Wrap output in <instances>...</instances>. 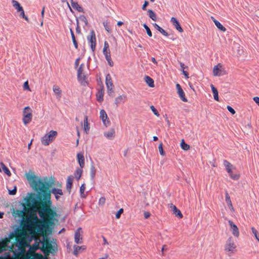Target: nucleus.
I'll return each instance as SVG.
<instances>
[{
  "label": "nucleus",
  "instance_id": "obj_1",
  "mask_svg": "<svg viewBox=\"0 0 259 259\" xmlns=\"http://www.w3.org/2000/svg\"><path fill=\"white\" fill-rule=\"evenodd\" d=\"M27 180L31 187L38 192L37 195L30 193L25 199L26 203H21L22 210L11 209V212L15 218H21V226L22 230H18L15 234V242L10 247L14 259H20L25 252L27 245L25 236L27 231L35 232L44 235L49 230L50 226L53 225L55 217L57 213L52 208L51 192L49 188L54 184V181H45L33 174H27Z\"/></svg>",
  "mask_w": 259,
  "mask_h": 259
},
{
  "label": "nucleus",
  "instance_id": "obj_2",
  "mask_svg": "<svg viewBox=\"0 0 259 259\" xmlns=\"http://www.w3.org/2000/svg\"><path fill=\"white\" fill-rule=\"evenodd\" d=\"M51 229L52 230L50 227L49 230ZM47 232L51 233L52 231L51 232L47 231L46 233L42 235L44 236L42 240L40 241L41 244V247H40V249L45 256L49 255L50 253L55 254L57 250V248H55L54 246L52 245V242L51 241L50 239H49L46 236H44L46 234Z\"/></svg>",
  "mask_w": 259,
  "mask_h": 259
},
{
  "label": "nucleus",
  "instance_id": "obj_3",
  "mask_svg": "<svg viewBox=\"0 0 259 259\" xmlns=\"http://www.w3.org/2000/svg\"><path fill=\"white\" fill-rule=\"evenodd\" d=\"M57 136V132L55 131L51 130L42 137L41 142L44 145L47 146L55 139Z\"/></svg>",
  "mask_w": 259,
  "mask_h": 259
},
{
  "label": "nucleus",
  "instance_id": "obj_4",
  "mask_svg": "<svg viewBox=\"0 0 259 259\" xmlns=\"http://www.w3.org/2000/svg\"><path fill=\"white\" fill-rule=\"evenodd\" d=\"M15 236V233L11 232L8 238H5L4 239L0 240V253L8 250V245L11 242V240L14 238Z\"/></svg>",
  "mask_w": 259,
  "mask_h": 259
},
{
  "label": "nucleus",
  "instance_id": "obj_5",
  "mask_svg": "<svg viewBox=\"0 0 259 259\" xmlns=\"http://www.w3.org/2000/svg\"><path fill=\"white\" fill-rule=\"evenodd\" d=\"M105 83L107 89L108 94L110 96H112L113 93H114V84L112 80L111 76L109 74H107L106 76Z\"/></svg>",
  "mask_w": 259,
  "mask_h": 259
},
{
  "label": "nucleus",
  "instance_id": "obj_6",
  "mask_svg": "<svg viewBox=\"0 0 259 259\" xmlns=\"http://www.w3.org/2000/svg\"><path fill=\"white\" fill-rule=\"evenodd\" d=\"M88 43L91 46L93 52H94L96 47V34L94 30H91L90 34L87 36Z\"/></svg>",
  "mask_w": 259,
  "mask_h": 259
},
{
  "label": "nucleus",
  "instance_id": "obj_7",
  "mask_svg": "<svg viewBox=\"0 0 259 259\" xmlns=\"http://www.w3.org/2000/svg\"><path fill=\"white\" fill-rule=\"evenodd\" d=\"M212 72L214 76H220L226 74V71L221 63H218L213 67Z\"/></svg>",
  "mask_w": 259,
  "mask_h": 259
},
{
  "label": "nucleus",
  "instance_id": "obj_8",
  "mask_svg": "<svg viewBox=\"0 0 259 259\" xmlns=\"http://www.w3.org/2000/svg\"><path fill=\"white\" fill-rule=\"evenodd\" d=\"M236 246L232 238H229L226 241L225 250L227 251L233 252L235 250Z\"/></svg>",
  "mask_w": 259,
  "mask_h": 259
},
{
  "label": "nucleus",
  "instance_id": "obj_9",
  "mask_svg": "<svg viewBox=\"0 0 259 259\" xmlns=\"http://www.w3.org/2000/svg\"><path fill=\"white\" fill-rule=\"evenodd\" d=\"M100 117L101 118L103 123L105 126H108L110 124V121L108 117L107 114L104 109H102L100 112Z\"/></svg>",
  "mask_w": 259,
  "mask_h": 259
},
{
  "label": "nucleus",
  "instance_id": "obj_10",
  "mask_svg": "<svg viewBox=\"0 0 259 259\" xmlns=\"http://www.w3.org/2000/svg\"><path fill=\"white\" fill-rule=\"evenodd\" d=\"M82 231L81 228H78L75 232L74 241L76 244H81L82 242Z\"/></svg>",
  "mask_w": 259,
  "mask_h": 259
},
{
  "label": "nucleus",
  "instance_id": "obj_11",
  "mask_svg": "<svg viewBox=\"0 0 259 259\" xmlns=\"http://www.w3.org/2000/svg\"><path fill=\"white\" fill-rule=\"evenodd\" d=\"M176 89L177 90V93L179 95V97L181 99L185 102L188 101L187 99L185 97V94L182 89L181 85L179 83L176 84Z\"/></svg>",
  "mask_w": 259,
  "mask_h": 259
},
{
  "label": "nucleus",
  "instance_id": "obj_12",
  "mask_svg": "<svg viewBox=\"0 0 259 259\" xmlns=\"http://www.w3.org/2000/svg\"><path fill=\"white\" fill-rule=\"evenodd\" d=\"M228 223L233 235L235 237H238L239 235V231L237 226L231 220H229Z\"/></svg>",
  "mask_w": 259,
  "mask_h": 259
},
{
  "label": "nucleus",
  "instance_id": "obj_13",
  "mask_svg": "<svg viewBox=\"0 0 259 259\" xmlns=\"http://www.w3.org/2000/svg\"><path fill=\"white\" fill-rule=\"evenodd\" d=\"M103 53L105 57L106 60L108 62L109 65L110 66H112L113 65V62L111 59L110 49H107L105 50H103Z\"/></svg>",
  "mask_w": 259,
  "mask_h": 259
},
{
  "label": "nucleus",
  "instance_id": "obj_14",
  "mask_svg": "<svg viewBox=\"0 0 259 259\" xmlns=\"http://www.w3.org/2000/svg\"><path fill=\"white\" fill-rule=\"evenodd\" d=\"M127 100V97L125 95H121L115 98L114 103L118 105L121 103H124Z\"/></svg>",
  "mask_w": 259,
  "mask_h": 259
},
{
  "label": "nucleus",
  "instance_id": "obj_15",
  "mask_svg": "<svg viewBox=\"0 0 259 259\" xmlns=\"http://www.w3.org/2000/svg\"><path fill=\"white\" fill-rule=\"evenodd\" d=\"M170 208L171 209L173 213L179 218H182L183 214L181 213V211L177 208V207L172 203L169 204Z\"/></svg>",
  "mask_w": 259,
  "mask_h": 259
},
{
  "label": "nucleus",
  "instance_id": "obj_16",
  "mask_svg": "<svg viewBox=\"0 0 259 259\" xmlns=\"http://www.w3.org/2000/svg\"><path fill=\"white\" fill-rule=\"evenodd\" d=\"M170 22L178 31L180 32H182L183 31V29L176 18L171 17L170 19Z\"/></svg>",
  "mask_w": 259,
  "mask_h": 259
},
{
  "label": "nucleus",
  "instance_id": "obj_17",
  "mask_svg": "<svg viewBox=\"0 0 259 259\" xmlns=\"http://www.w3.org/2000/svg\"><path fill=\"white\" fill-rule=\"evenodd\" d=\"M32 112H28V114L23 116L22 121L25 125H27L32 120Z\"/></svg>",
  "mask_w": 259,
  "mask_h": 259
},
{
  "label": "nucleus",
  "instance_id": "obj_18",
  "mask_svg": "<svg viewBox=\"0 0 259 259\" xmlns=\"http://www.w3.org/2000/svg\"><path fill=\"white\" fill-rule=\"evenodd\" d=\"M225 200L230 209L231 210V211L234 212L235 210L233 206L230 197L227 192L225 193Z\"/></svg>",
  "mask_w": 259,
  "mask_h": 259
},
{
  "label": "nucleus",
  "instance_id": "obj_19",
  "mask_svg": "<svg viewBox=\"0 0 259 259\" xmlns=\"http://www.w3.org/2000/svg\"><path fill=\"white\" fill-rule=\"evenodd\" d=\"M73 181V177L72 176H70L68 177L66 184V187L67 191L70 193L71 191V189L72 186V183Z\"/></svg>",
  "mask_w": 259,
  "mask_h": 259
},
{
  "label": "nucleus",
  "instance_id": "obj_20",
  "mask_svg": "<svg viewBox=\"0 0 259 259\" xmlns=\"http://www.w3.org/2000/svg\"><path fill=\"white\" fill-rule=\"evenodd\" d=\"M211 19L213 21V22L214 23L215 26L217 27V28L220 29L221 31L223 32H225L226 31V28L222 25L221 23L213 17H211Z\"/></svg>",
  "mask_w": 259,
  "mask_h": 259
},
{
  "label": "nucleus",
  "instance_id": "obj_21",
  "mask_svg": "<svg viewBox=\"0 0 259 259\" xmlns=\"http://www.w3.org/2000/svg\"><path fill=\"white\" fill-rule=\"evenodd\" d=\"M77 160L78 163L81 168L84 167V156L81 153H78L77 155Z\"/></svg>",
  "mask_w": 259,
  "mask_h": 259
},
{
  "label": "nucleus",
  "instance_id": "obj_22",
  "mask_svg": "<svg viewBox=\"0 0 259 259\" xmlns=\"http://www.w3.org/2000/svg\"><path fill=\"white\" fill-rule=\"evenodd\" d=\"M71 5L72 8L75 10H76L78 12H82L83 9L77 3L74 2L73 0H70Z\"/></svg>",
  "mask_w": 259,
  "mask_h": 259
},
{
  "label": "nucleus",
  "instance_id": "obj_23",
  "mask_svg": "<svg viewBox=\"0 0 259 259\" xmlns=\"http://www.w3.org/2000/svg\"><path fill=\"white\" fill-rule=\"evenodd\" d=\"M103 96H104V89H103V87H102L101 90H100L97 94V99L99 102L101 103L103 101Z\"/></svg>",
  "mask_w": 259,
  "mask_h": 259
},
{
  "label": "nucleus",
  "instance_id": "obj_24",
  "mask_svg": "<svg viewBox=\"0 0 259 259\" xmlns=\"http://www.w3.org/2000/svg\"><path fill=\"white\" fill-rule=\"evenodd\" d=\"M115 134V131L113 128H111L109 131L104 133V135L105 137L109 139H112L114 138Z\"/></svg>",
  "mask_w": 259,
  "mask_h": 259
},
{
  "label": "nucleus",
  "instance_id": "obj_25",
  "mask_svg": "<svg viewBox=\"0 0 259 259\" xmlns=\"http://www.w3.org/2000/svg\"><path fill=\"white\" fill-rule=\"evenodd\" d=\"M53 90L57 97L59 99L60 98L62 95V91L60 88L57 86H54Z\"/></svg>",
  "mask_w": 259,
  "mask_h": 259
},
{
  "label": "nucleus",
  "instance_id": "obj_26",
  "mask_svg": "<svg viewBox=\"0 0 259 259\" xmlns=\"http://www.w3.org/2000/svg\"><path fill=\"white\" fill-rule=\"evenodd\" d=\"M12 3L13 4V6L17 10L18 12H20L22 11L23 9L22 7L21 6L20 4L15 0H12Z\"/></svg>",
  "mask_w": 259,
  "mask_h": 259
},
{
  "label": "nucleus",
  "instance_id": "obj_27",
  "mask_svg": "<svg viewBox=\"0 0 259 259\" xmlns=\"http://www.w3.org/2000/svg\"><path fill=\"white\" fill-rule=\"evenodd\" d=\"M153 26H154V28L156 29H157L158 31H159L163 35H164V36H167L168 35L167 32L166 31H165L163 29H162L161 27H160L156 23L153 24Z\"/></svg>",
  "mask_w": 259,
  "mask_h": 259
},
{
  "label": "nucleus",
  "instance_id": "obj_28",
  "mask_svg": "<svg viewBox=\"0 0 259 259\" xmlns=\"http://www.w3.org/2000/svg\"><path fill=\"white\" fill-rule=\"evenodd\" d=\"M73 248V254L77 256L79 251L80 250H84L85 249V247L84 246H79L77 245H74Z\"/></svg>",
  "mask_w": 259,
  "mask_h": 259
},
{
  "label": "nucleus",
  "instance_id": "obj_29",
  "mask_svg": "<svg viewBox=\"0 0 259 259\" xmlns=\"http://www.w3.org/2000/svg\"><path fill=\"white\" fill-rule=\"evenodd\" d=\"M211 88L212 90V93L213 94V97L215 100L218 101L219 100V94L217 89L214 87L213 84L211 85Z\"/></svg>",
  "mask_w": 259,
  "mask_h": 259
},
{
  "label": "nucleus",
  "instance_id": "obj_30",
  "mask_svg": "<svg viewBox=\"0 0 259 259\" xmlns=\"http://www.w3.org/2000/svg\"><path fill=\"white\" fill-rule=\"evenodd\" d=\"M79 81L80 82L81 84L83 85H85L87 83V76L84 74V73H82L80 74V77H77Z\"/></svg>",
  "mask_w": 259,
  "mask_h": 259
},
{
  "label": "nucleus",
  "instance_id": "obj_31",
  "mask_svg": "<svg viewBox=\"0 0 259 259\" xmlns=\"http://www.w3.org/2000/svg\"><path fill=\"white\" fill-rule=\"evenodd\" d=\"M233 169H229V170H227L228 173L229 174L230 177L234 180H237L239 178V175L237 174L234 175L233 174L232 171Z\"/></svg>",
  "mask_w": 259,
  "mask_h": 259
},
{
  "label": "nucleus",
  "instance_id": "obj_32",
  "mask_svg": "<svg viewBox=\"0 0 259 259\" xmlns=\"http://www.w3.org/2000/svg\"><path fill=\"white\" fill-rule=\"evenodd\" d=\"M90 130V126L89 123L88 121V116H85L84 118V130L86 132V133H88Z\"/></svg>",
  "mask_w": 259,
  "mask_h": 259
},
{
  "label": "nucleus",
  "instance_id": "obj_33",
  "mask_svg": "<svg viewBox=\"0 0 259 259\" xmlns=\"http://www.w3.org/2000/svg\"><path fill=\"white\" fill-rule=\"evenodd\" d=\"M70 31L71 35L72 40L73 43V45L76 49L78 48L77 42L75 39V35L74 32L71 28H70Z\"/></svg>",
  "mask_w": 259,
  "mask_h": 259
},
{
  "label": "nucleus",
  "instance_id": "obj_34",
  "mask_svg": "<svg viewBox=\"0 0 259 259\" xmlns=\"http://www.w3.org/2000/svg\"><path fill=\"white\" fill-rule=\"evenodd\" d=\"M145 80L150 87H154V81L150 77L147 76L145 78Z\"/></svg>",
  "mask_w": 259,
  "mask_h": 259
},
{
  "label": "nucleus",
  "instance_id": "obj_35",
  "mask_svg": "<svg viewBox=\"0 0 259 259\" xmlns=\"http://www.w3.org/2000/svg\"><path fill=\"white\" fill-rule=\"evenodd\" d=\"M82 168H77L75 173H74V175H75V177L76 178V179L78 180L80 177H81V174H82Z\"/></svg>",
  "mask_w": 259,
  "mask_h": 259
},
{
  "label": "nucleus",
  "instance_id": "obj_36",
  "mask_svg": "<svg viewBox=\"0 0 259 259\" xmlns=\"http://www.w3.org/2000/svg\"><path fill=\"white\" fill-rule=\"evenodd\" d=\"M149 17L154 21H156L157 17L156 14L152 10H148V11Z\"/></svg>",
  "mask_w": 259,
  "mask_h": 259
},
{
  "label": "nucleus",
  "instance_id": "obj_37",
  "mask_svg": "<svg viewBox=\"0 0 259 259\" xmlns=\"http://www.w3.org/2000/svg\"><path fill=\"white\" fill-rule=\"evenodd\" d=\"M223 163L227 170H229V169L234 168V167L233 166V165L226 160H224Z\"/></svg>",
  "mask_w": 259,
  "mask_h": 259
},
{
  "label": "nucleus",
  "instance_id": "obj_38",
  "mask_svg": "<svg viewBox=\"0 0 259 259\" xmlns=\"http://www.w3.org/2000/svg\"><path fill=\"white\" fill-rule=\"evenodd\" d=\"M1 165L5 173L8 176H10L11 175V173L9 168L3 162L1 163Z\"/></svg>",
  "mask_w": 259,
  "mask_h": 259
},
{
  "label": "nucleus",
  "instance_id": "obj_39",
  "mask_svg": "<svg viewBox=\"0 0 259 259\" xmlns=\"http://www.w3.org/2000/svg\"><path fill=\"white\" fill-rule=\"evenodd\" d=\"M52 193H53L55 195H63V192L61 189L54 188L52 190Z\"/></svg>",
  "mask_w": 259,
  "mask_h": 259
},
{
  "label": "nucleus",
  "instance_id": "obj_40",
  "mask_svg": "<svg viewBox=\"0 0 259 259\" xmlns=\"http://www.w3.org/2000/svg\"><path fill=\"white\" fill-rule=\"evenodd\" d=\"M85 189V185L84 184H82L80 187V193L81 197L83 198H85L86 197V196L84 193Z\"/></svg>",
  "mask_w": 259,
  "mask_h": 259
},
{
  "label": "nucleus",
  "instance_id": "obj_41",
  "mask_svg": "<svg viewBox=\"0 0 259 259\" xmlns=\"http://www.w3.org/2000/svg\"><path fill=\"white\" fill-rule=\"evenodd\" d=\"M181 146L182 149L184 150H188L190 148V146L188 144L185 143L184 140H182L181 142Z\"/></svg>",
  "mask_w": 259,
  "mask_h": 259
},
{
  "label": "nucleus",
  "instance_id": "obj_42",
  "mask_svg": "<svg viewBox=\"0 0 259 259\" xmlns=\"http://www.w3.org/2000/svg\"><path fill=\"white\" fill-rule=\"evenodd\" d=\"M251 231L254 236V237L259 242V234L258 233L257 231L253 227H251Z\"/></svg>",
  "mask_w": 259,
  "mask_h": 259
},
{
  "label": "nucleus",
  "instance_id": "obj_43",
  "mask_svg": "<svg viewBox=\"0 0 259 259\" xmlns=\"http://www.w3.org/2000/svg\"><path fill=\"white\" fill-rule=\"evenodd\" d=\"M84 66L83 64H81L77 70V77H80V74L83 73V67Z\"/></svg>",
  "mask_w": 259,
  "mask_h": 259
},
{
  "label": "nucleus",
  "instance_id": "obj_44",
  "mask_svg": "<svg viewBox=\"0 0 259 259\" xmlns=\"http://www.w3.org/2000/svg\"><path fill=\"white\" fill-rule=\"evenodd\" d=\"M96 169L94 165H92L91 167V172L90 175L92 179H94L96 175Z\"/></svg>",
  "mask_w": 259,
  "mask_h": 259
},
{
  "label": "nucleus",
  "instance_id": "obj_45",
  "mask_svg": "<svg viewBox=\"0 0 259 259\" xmlns=\"http://www.w3.org/2000/svg\"><path fill=\"white\" fill-rule=\"evenodd\" d=\"M143 27L146 29L147 33L148 35V36L150 37L152 36V32H151L149 27L145 23L143 24Z\"/></svg>",
  "mask_w": 259,
  "mask_h": 259
},
{
  "label": "nucleus",
  "instance_id": "obj_46",
  "mask_svg": "<svg viewBox=\"0 0 259 259\" xmlns=\"http://www.w3.org/2000/svg\"><path fill=\"white\" fill-rule=\"evenodd\" d=\"M44 257L40 253H34L32 259H43Z\"/></svg>",
  "mask_w": 259,
  "mask_h": 259
},
{
  "label": "nucleus",
  "instance_id": "obj_47",
  "mask_svg": "<svg viewBox=\"0 0 259 259\" xmlns=\"http://www.w3.org/2000/svg\"><path fill=\"white\" fill-rule=\"evenodd\" d=\"M32 112L31 109L29 106L25 107L23 110V116L28 114V112Z\"/></svg>",
  "mask_w": 259,
  "mask_h": 259
},
{
  "label": "nucleus",
  "instance_id": "obj_48",
  "mask_svg": "<svg viewBox=\"0 0 259 259\" xmlns=\"http://www.w3.org/2000/svg\"><path fill=\"white\" fill-rule=\"evenodd\" d=\"M103 25L105 29V30L109 33L111 32V30L110 28V26L109 25V23L108 22H104Z\"/></svg>",
  "mask_w": 259,
  "mask_h": 259
},
{
  "label": "nucleus",
  "instance_id": "obj_49",
  "mask_svg": "<svg viewBox=\"0 0 259 259\" xmlns=\"http://www.w3.org/2000/svg\"><path fill=\"white\" fill-rule=\"evenodd\" d=\"M162 143L161 142L159 144V146H158V149H159V153L160 154L162 155V156H164L165 155V153L163 151V148H162Z\"/></svg>",
  "mask_w": 259,
  "mask_h": 259
},
{
  "label": "nucleus",
  "instance_id": "obj_50",
  "mask_svg": "<svg viewBox=\"0 0 259 259\" xmlns=\"http://www.w3.org/2000/svg\"><path fill=\"white\" fill-rule=\"evenodd\" d=\"M106 198L104 197H101L98 202V204L101 206H103L105 203Z\"/></svg>",
  "mask_w": 259,
  "mask_h": 259
},
{
  "label": "nucleus",
  "instance_id": "obj_51",
  "mask_svg": "<svg viewBox=\"0 0 259 259\" xmlns=\"http://www.w3.org/2000/svg\"><path fill=\"white\" fill-rule=\"evenodd\" d=\"M23 90H27V91H31V90L29 88V84H28V81H26L24 83V84H23Z\"/></svg>",
  "mask_w": 259,
  "mask_h": 259
},
{
  "label": "nucleus",
  "instance_id": "obj_52",
  "mask_svg": "<svg viewBox=\"0 0 259 259\" xmlns=\"http://www.w3.org/2000/svg\"><path fill=\"white\" fill-rule=\"evenodd\" d=\"M123 208H120L118 210V211L116 212L115 214V217L117 219L120 218L121 214L123 213Z\"/></svg>",
  "mask_w": 259,
  "mask_h": 259
},
{
  "label": "nucleus",
  "instance_id": "obj_53",
  "mask_svg": "<svg viewBox=\"0 0 259 259\" xmlns=\"http://www.w3.org/2000/svg\"><path fill=\"white\" fill-rule=\"evenodd\" d=\"M150 109H151V110L152 111V112H153V113L157 116H159V114L158 113V112L157 111V110H156V109L154 107V106L152 105L150 106Z\"/></svg>",
  "mask_w": 259,
  "mask_h": 259
},
{
  "label": "nucleus",
  "instance_id": "obj_54",
  "mask_svg": "<svg viewBox=\"0 0 259 259\" xmlns=\"http://www.w3.org/2000/svg\"><path fill=\"white\" fill-rule=\"evenodd\" d=\"M9 190V194L11 195H14L16 194L17 192V187L14 186V189L12 190Z\"/></svg>",
  "mask_w": 259,
  "mask_h": 259
},
{
  "label": "nucleus",
  "instance_id": "obj_55",
  "mask_svg": "<svg viewBox=\"0 0 259 259\" xmlns=\"http://www.w3.org/2000/svg\"><path fill=\"white\" fill-rule=\"evenodd\" d=\"M79 19L80 21L83 22L85 24V25H88V22L87 18H85V17L84 16H83V15L80 16L79 17Z\"/></svg>",
  "mask_w": 259,
  "mask_h": 259
},
{
  "label": "nucleus",
  "instance_id": "obj_56",
  "mask_svg": "<svg viewBox=\"0 0 259 259\" xmlns=\"http://www.w3.org/2000/svg\"><path fill=\"white\" fill-rule=\"evenodd\" d=\"M20 12V16L21 17H22L23 18H24L27 21H28V18L25 16L23 9L22 10V11H21Z\"/></svg>",
  "mask_w": 259,
  "mask_h": 259
},
{
  "label": "nucleus",
  "instance_id": "obj_57",
  "mask_svg": "<svg viewBox=\"0 0 259 259\" xmlns=\"http://www.w3.org/2000/svg\"><path fill=\"white\" fill-rule=\"evenodd\" d=\"M227 108L228 110V111L230 112L232 114H234L235 113V111L231 106H227Z\"/></svg>",
  "mask_w": 259,
  "mask_h": 259
},
{
  "label": "nucleus",
  "instance_id": "obj_58",
  "mask_svg": "<svg viewBox=\"0 0 259 259\" xmlns=\"http://www.w3.org/2000/svg\"><path fill=\"white\" fill-rule=\"evenodd\" d=\"M109 49V44L107 41H105L104 44L103 50Z\"/></svg>",
  "mask_w": 259,
  "mask_h": 259
},
{
  "label": "nucleus",
  "instance_id": "obj_59",
  "mask_svg": "<svg viewBox=\"0 0 259 259\" xmlns=\"http://www.w3.org/2000/svg\"><path fill=\"white\" fill-rule=\"evenodd\" d=\"M151 214L149 211H144V215L145 219H148L150 216Z\"/></svg>",
  "mask_w": 259,
  "mask_h": 259
},
{
  "label": "nucleus",
  "instance_id": "obj_60",
  "mask_svg": "<svg viewBox=\"0 0 259 259\" xmlns=\"http://www.w3.org/2000/svg\"><path fill=\"white\" fill-rule=\"evenodd\" d=\"M148 4H149L148 2L147 1H145L143 6H142V9L143 10H146V8L148 5Z\"/></svg>",
  "mask_w": 259,
  "mask_h": 259
},
{
  "label": "nucleus",
  "instance_id": "obj_61",
  "mask_svg": "<svg viewBox=\"0 0 259 259\" xmlns=\"http://www.w3.org/2000/svg\"><path fill=\"white\" fill-rule=\"evenodd\" d=\"M79 60H80V58H78L77 59H76V60L75 61V67H78V66L79 65Z\"/></svg>",
  "mask_w": 259,
  "mask_h": 259
},
{
  "label": "nucleus",
  "instance_id": "obj_62",
  "mask_svg": "<svg viewBox=\"0 0 259 259\" xmlns=\"http://www.w3.org/2000/svg\"><path fill=\"white\" fill-rule=\"evenodd\" d=\"M76 32L77 33H81V30H80V28L78 23L77 24V26H76Z\"/></svg>",
  "mask_w": 259,
  "mask_h": 259
},
{
  "label": "nucleus",
  "instance_id": "obj_63",
  "mask_svg": "<svg viewBox=\"0 0 259 259\" xmlns=\"http://www.w3.org/2000/svg\"><path fill=\"white\" fill-rule=\"evenodd\" d=\"M102 238H103V242H104L103 244L104 245H108V242L107 239H106V238L104 236H102Z\"/></svg>",
  "mask_w": 259,
  "mask_h": 259
},
{
  "label": "nucleus",
  "instance_id": "obj_64",
  "mask_svg": "<svg viewBox=\"0 0 259 259\" xmlns=\"http://www.w3.org/2000/svg\"><path fill=\"white\" fill-rule=\"evenodd\" d=\"M183 73L186 78H189V74L187 71L183 70Z\"/></svg>",
  "mask_w": 259,
  "mask_h": 259
}]
</instances>
